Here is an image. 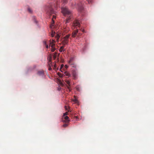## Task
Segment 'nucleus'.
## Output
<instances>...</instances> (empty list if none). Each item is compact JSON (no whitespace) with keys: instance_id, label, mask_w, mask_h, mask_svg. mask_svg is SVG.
Here are the masks:
<instances>
[{"instance_id":"3","label":"nucleus","mask_w":154,"mask_h":154,"mask_svg":"<svg viewBox=\"0 0 154 154\" xmlns=\"http://www.w3.org/2000/svg\"><path fill=\"white\" fill-rule=\"evenodd\" d=\"M80 23H79V20H75L73 22V26L72 28L73 29L75 28V26H78L79 27L80 26Z\"/></svg>"},{"instance_id":"11","label":"nucleus","mask_w":154,"mask_h":154,"mask_svg":"<svg viewBox=\"0 0 154 154\" xmlns=\"http://www.w3.org/2000/svg\"><path fill=\"white\" fill-rule=\"evenodd\" d=\"M73 59V57H71L70 58V60L69 61V63L71 65L73 64V63L72 62Z\"/></svg>"},{"instance_id":"10","label":"nucleus","mask_w":154,"mask_h":154,"mask_svg":"<svg viewBox=\"0 0 154 154\" xmlns=\"http://www.w3.org/2000/svg\"><path fill=\"white\" fill-rule=\"evenodd\" d=\"M50 46L51 47L52 49H51V51L52 52H53L56 49L54 47V45H50Z\"/></svg>"},{"instance_id":"2","label":"nucleus","mask_w":154,"mask_h":154,"mask_svg":"<svg viewBox=\"0 0 154 154\" xmlns=\"http://www.w3.org/2000/svg\"><path fill=\"white\" fill-rule=\"evenodd\" d=\"M70 35L68 34L64 37L62 39V43L64 46L68 45L69 44V38Z\"/></svg>"},{"instance_id":"16","label":"nucleus","mask_w":154,"mask_h":154,"mask_svg":"<svg viewBox=\"0 0 154 154\" xmlns=\"http://www.w3.org/2000/svg\"><path fill=\"white\" fill-rule=\"evenodd\" d=\"M43 44L44 45H47L48 43V41L47 40H44L43 42Z\"/></svg>"},{"instance_id":"8","label":"nucleus","mask_w":154,"mask_h":154,"mask_svg":"<svg viewBox=\"0 0 154 154\" xmlns=\"http://www.w3.org/2000/svg\"><path fill=\"white\" fill-rule=\"evenodd\" d=\"M51 57L50 58V59L49 60V62L48 63V64L49 65V67L48 68V70H51L52 69L51 68V66H50V65L51 64Z\"/></svg>"},{"instance_id":"20","label":"nucleus","mask_w":154,"mask_h":154,"mask_svg":"<svg viewBox=\"0 0 154 154\" xmlns=\"http://www.w3.org/2000/svg\"><path fill=\"white\" fill-rule=\"evenodd\" d=\"M68 114V112H65V113H64V114H63V116H66Z\"/></svg>"},{"instance_id":"9","label":"nucleus","mask_w":154,"mask_h":154,"mask_svg":"<svg viewBox=\"0 0 154 154\" xmlns=\"http://www.w3.org/2000/svg\"><path fill=\"white\" fill-rule=\"evenodd\" d=\"M64 119H65V121H63L64 122H67L69 121V118L67 116H65Z\"/></svg>"},{"instance_id":"26","label":"nucleus","mask_w":154,"mask_h":154,"mask_svg":"<svg viewBox=\"0 0 154 154\" xmlns=\"http://www.w3.org/2000/svg\"><path fill=\"white\" fill-rule=\"evenodd\" d=\"M81 31H82L83 32H84V29H81Z\"/></svg>"},{"instance_id":"25","label":"nucleus","mask_w":154,"mask_h":154,"mask_svg":"<svg viewBox=\"0 0 154 154\" xmlns=\"http://www.w3.org/2000/svg\"><path fill=\"white\" fill-rule=\"evenodd\" d=\"M77 99H75L74 100V101L75 102H77Z\"/></svg>"},{"instance_id":"27","label":"nucleus","mask_w":154,"mask_h":154,"mask_svg":"<svg viewBox=\"0 0 154 154\" xmlns=\"http://www.w3.org/2000/svg\"><path fill=\"white\" fill-rule=\"evenodd\" d=\"M62 10H67V8H62Z\"/></svg>"},{"instance_id":"28","label":"nucleus","mask_w":154,"mask_h":154,"mask_svg":"<svg viewBox=\"0 0 154 154\" xmlns=\"http://www.w3.org/2000/svg\"><path fill=\"white\" fill-rule=\"evenodd\" d=\"M28 11H29V13H31V11H32V10H28Z\"/></svg>"},{"instance_id":"29","label":"nucleus","mask_w":154,"mask_h":154,"mask_svg":"<svg viewBox=\"0 0 154 154\" xmlns=\"http://www.w3.org/2000/svg\"><path fill=\"white\" fill-rule=\"evenodd\" d=\"M65 66L66 68H67L68 67V66L67 65H65Z\"/></svg>"},{"instance_id":"31","label":"nucleus","mask_w":154,"mask_h":154,"mask_svg":"<svg viewBox=\"0 0 154 154\" xmlns=\"http://www.w3.org/2000/svg\"><path fill=\"white\" fill-rule=\"evenodd\" d=\"M28 10H30V9H28Z\"/></svg>"},{"instance_id":"6","label":"nucleus","mask_w":154,"mask_h":154,"mask_svg":"<svg viewBox=\"0 0 154 154\" xmlns=\"http://www.w3.org/2000/svg\"><path fill=\"white\" fill-rule=\"evenodd\" d=\"M78 32V30L77 29L74 31L72 34V36L73 37H75Z\"/></svg>"},{"instance_id":"14","label":"nucleus","mask_w":154,"mask_h":154,"mask_svg":"<svg viewBox=\"0 0 154 154\" xmlns=\"http://www.w3.org/2000/svg\"><path fill=\"white\" fill-rule=\"evenodd\" d=\"M55 18H56V16L54 15H53V19L52 20L53 23L51 24V27H52V26H54V20H53V19H54V18L55 19Z\"/></svg>"},{"instance_id":"12","label":"nucleus","mask_w":154,"mask_h":154,"mask_svg":"<svg viewBox=\"0 0 154 154\" xmlns=\"http://www.w3.org/2000/svg\"><path fill=\"white\" fill-rule=\"evenodd\" d=\"M55 41L54 39H52V40L51 41H50V45H54V46H55Z\"/></svg>"},{"instance_id":"19","label":"nucleus","mask_w":154,"mask_h":154,"mask_svg":"<svg viewBox=\"0 0 154 154\" xmlns=\"http://www.w3.org/2000/svg\"><path fill=\"white\" fill-rule=\"evenodd\" d=\"M53 68L54 69H56V65L55 64H54V66L53 67Z\"/></svg>"},{"instance_id":"18","label":"nucleus","mask_w":154,"mask_h":154,"mask_svg":"<svg viewBox=\"0 0 154 154\" xmlns=\"http://www.w3.org/2000/svg\"><path fill=\"white\" fill-rule=\"evenodd\" d=\"M56 37L57 38V41L60 37V36L58 35L57 34V35L56 36Z\"/></svg>"},{"instance_id":"30","label":"nucleus","mask_w":154,"mask_h":154,"mask_svg":"<svg viewBox=\"0 0 154 154\" xmlns=\"http://www.w3.org/2000/svg\"><path fill=\"white\" fill-rule=\"evenodd\" d=\"M65 109H66V110H67L66 106H65Z\"/></svg>"},{"instance_id":"4","label":"nucleus","mask_w":154,"mask_h":154,"mask_svg":"<svg viewBox=\"0 0 154 154\" xmlns=\"http://www.w3.org/2000/svg\"><path fill=\"white\" fill-rule=\"evenodd\" d=\"M65 82L67 84H68L69 85L68 86H67V89H68V90H69V91H71V89H70V81L69 80H66L65 81Z\"/></svg>"},{"instance_id":"24","label":"nucleus","mask_w":154,"mask_h":154,"mask_svg":"<svg viewBox=\"0 0 154 154\" xmlns=\"http://www.w3.org/2000/svg\"><path fill=\"white\" fill-rule=\"evenodd\" d=\"M45 46H46V47L47 48H48V45H45Z\"/></svg>"},{"instance_id":"17","label":"nucleus","mask_w":154,"mask_h":154,"mask_svg":"<svg viewBox=\"0 0 154 154\" xmlns=\"http://www.w3.org/2000/svg\"><path fill=\"white\" fill-rule=\"evenodd\" d=\"M55 32H53V31H52V33L51 34V35L52 37H53L55 35Z\"/></svg>"},{"instance_id":"21","label":"nucleus","mask_w":154,"mask_h":154,"mask_svg":"<svg viewBox=\"0 0 154 154\" xmlns=\"http://www.w3.org/2000/svg\"><path fill=\"white\" fill-rule=\"evenodd\" d=\"M68 125L67 124H64L63 125V126L65 127H66Z\"/></svg>"},{"instance_id":"22","label":"nucleus","mask_w":154,"mask_h":154,"mask_svg":"<svg viewBox=\"0 0 154 154\" xmlns=\"http://www.w3.org/2000/svg\"><path fill=\"white\" fill-rule=\"evenodd\" d=\"M63 66V64H62L61 65V66H60V69H61Z\"/></svg>"},{"instance_id":"23","label":"nucleus","mask_w":154,"mask_h":154,"mask_svg":"<svg viewBox=\"0 0 154 154\" xmlns=\"http://www.w3.org/2000/svg\"><path fill=\"white\" fill-rule=\"evenodd\" d=\"M59 75L60 77H62L63 76V75L61 74H60V75Z\"/></svg>"},{"instance_id":"1","label":"nucleus","mask_w":154,"mask_h":154,"mask_svg":"<svg viewBox=\"0 0 154 154\" xmlns=\"http://www.w3.org/2000/svg\"><path fill=\"white\" fill-rule=\"evenodd\" d=\"M61 12L64 16L68 17L66 21V23H68L69 20L71 18V12L69 10H62Z\"/></svg>"},{"instance_id":"15","label":"nucleus","mask_w":154,"mask_h":154,"mask_svg":"<svg viewBox=\"0 0 154 154\" xmlns=\"http://www.w3.org/2000/svg\"><path fill=\"white\" fill-rule=\"evenodd\" d=\"M65 74L66 75L68 76V77H69L70 76V75L69 72H65Z\"/></svg>"},{"instance_id":"13","label":"nucleus","mask_w":154,"mask_h":154,"mask_svg":"<svg viewBox=\"0 0 154 154\" xmlns=\"http://www.w3.org/2000/svg\"><path fill=\"white\" fill-rule=\"evenodd\" d=\"M64 46H63L61 47L59 49V51L60 52H62L63 51H64Z\"/></svg>"},{"instance_id":"7","label":"nucleus","mask_w":154,"mask_h":154,"mask_svg":"<svg viewBox=\"0 0 154 154\" xmlns=\"http://www.w3.org/2000/svg\"><path fill=\"white\" fill-rule=\"evenodd\" d=\"M37 74L39 75L43 76L44 74V72L43 70H41L38 72Z\"/></svg>"},{"instance_id":"5","label":"nucleus","mask_w":154,"mask_h":154,"mask_svg":"<svg viewBox=\"0 0 154 154\" xmlns=\"http://www.w3.org/2000/svg\"><path fill=\"white\" fill-rule=\"evenodd\" d=\"M72 75L73 79H76L77 78V74L76 71L74 70L72 72Z\"/></svg>"}]
</instances>
